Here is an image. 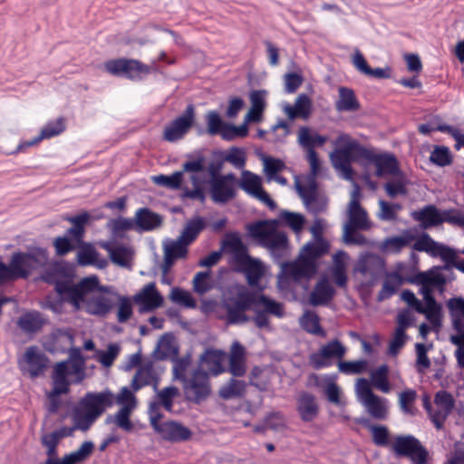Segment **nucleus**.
<instances>
[{
	"label": "nucleus",
	"mask_w": 464,
	"mask_h": 464,
	"mask_svg": "<svg viewBox=\"0 0 464 464\" xmlns=\"http://www.w3.org/2000/svg\"><path fill=\"white\" fill-rule=\"evenodd\" d=\"M223 246L230 251L231 262L237 266L238 271L246 275L247 283L252 286L256 285L265 273L263 263L248 255L247 246L239 235L237 232L227 234Z\"/></svg>",
	"instance_id": "1"
},
{
	"label": "nucleus",
	"mask_w": 464,
	"mask_h": 464,
	"mask_svg": "<svg viewBox=\"0 0 464 464\" xmlns=\"http://www.w3.org/2000/svg\"><path fill=\"white\" fill-rule=\"evenodd\" d=\"M335 146L343 144V147L334 150L330 154L333 167L340 172V177L345 180L353 179V169L351 166L352 160H357L362 164L363 157L362 150H364L357 140H352L348 134H341L334 141Z\"/></svg>",
	"instance_id": "2"
},
{
	"label": "nucleus",
	"mask_w": 464,
	"mask_h": 464,
	"mask_svg": "<svg viewBox=\"0 0 464 464\" xmlns=\"http://www.w3.org/2000/svg\"><path fill=\"white\" fill-rule=\"evenodd\" d=\"M277 224L276 219L257 221L248 226V232L260 246L270 251L275 259L279 260L286 253L288 238L284 232L276 230Z\"/></svg>",
	"instance_id": "3"
},
{
	"label": "nucleus",
	"mask_w": 464,
	"mask_h": 464,
	"mask_svg": "<svg viewBox=\"0 0 464 464\" xmlns=\"http://www.w3.org/2000/svg\"><path fill=\"white\" fill-rule=\"evenodd\" d=\"M98 283L99 278L96 276H87L76 285L72 283V279L63 278L55 281L54 289L63 301L79 308L84 297L95 291Z\"/></svg>",
	"instance_id": "4"
},
{
	"label": "nucleus",
	"mask_w": 464,
	"mask_h": 464,
	"mask_svg": "<svg viewBox=\"0 0 464 464\" xmlns=\"http://www.w3.org/2000/svg\"><path fill=\"white\" fill-rule=\"evenodd\" d=\"M68 376H74L73 382L80 383L85 378V365L73 362H60L55 364L53 372V390L49 393V398L53 400L61 394L69 392L70 382Z\"/></svg>",
	"instance_id": "5"
},
{
	"label": "nucleus",
	"mask_w": 464,
	"mask_h": 464,
	"mask_svg": "<svg viewBox=\"0 0 464 464\" xmlns=\"http://www.w3.org/2000/svg\"><path fill=\"white\" fill-rule=\"evenodd\" d=\"M11 266L17 278H26L48 262V253L43 247H33L27 252H15L11 257Z\"/></svg>",
	"instance_id": "6"
},
{
	"label": "nucleus",
	"mask_w": 464,
	"mask_h": 464,
	"mask_svg": "<svg viewBox=\"0 0 464 464\" xmlns=\"http://www.w3.org/2000/svg\"><path fill=\"white\" fill-rule=\"evenodd\" d=\"M355 392L358 401L372 418L380 420L387 418L388 400L376 395L367 379L360 378L357 380Z\"/></svg>",
	"instance_id": "7"
},
{
	"label": "nucleus",
	"mask_w": 464,
	"mask_h": 464,
	"mask_svg": "<svg viewBox=\"0 0 464 464\" xmlns=\"http://www.w3.org/2000/svg\"><path fill=\"white\" fill-rule=\"evenodd\" d=\"M184 396L187 401L200 403L208 399L211 392L209 375L201 369L194 370L189 376L181 381Z\"/></svg>",
	"instance_id": "8"
},
{
	"label": "nucleus",
	"mask_w": 464,
	"mask_h": 464,
	"mask_svg": "<svg viewBox=\"0 0 464 464\" xmlns=\"http://www.w3.org/2000/svg\"><path fill=\"white\" fill-rule=\"evenodd\" d=\"M392 450L397 456L408 457L413 464H425L428 459L427 450L412 435L397 436Z\"/></svg>",
	"instance_id": "9"
},
{
	"label": "nucleus",
	"mask_w": 464,
	"mask_h": 464,
	"mask_svg": "<svg viewBox=\"0 0 464 464\" xmlns=\"http://www.w3.org/2000/svg\"><path fill=\"white\" fill-rule=\"evenodd\" d=\"M104 67L108 72L116 76H124L130 80L150 72V67L135 59L119 58L109 60Z\"/></svg>",
	"instance_id": "10"
},
{
	"label": "nucleus",
	"mask_w": 464,
	"mask_h": 464,
	"mask_svg": "<svg viewBox=\"0 0 464 464\" xmlns=\"http://www.w3.org/2000/svg\"><path fill=\"white\" fill-rule=\"evenodd\" d=\"M163 371V368L152 361L140 364L131 380L130 386L133 392H138L146 386H150L154 392H158Z\"/></svg>",
	"instance_id": "11"
},
{
	"label": "nucleus",
	"mask_w": 464,
	"mask_h": 464,
	"mask_svg": "<svg viewBox=\"0 0 464 464\" xmlns=\"http://www.w3.org/2000/svg\"><path fill=\"white\" fill-rule=\"evenodd\" d=\"M315 271L314 262L301 255L294 262H284L281 264V274L278 276L279 283H283L287 279H292L295 282L301 279H308L314 275Z\"/></svg>",
	"instance_id": "12"
},
{
	"label": "nucleus",
	"mask_w": 464,
	"mask_h": 464,
	"mask_svg": "<svg viewBox=\"0 0 464 464\" xmlns=\"http://www.w3.org/2000/svg\"><path fill=\"white\" fill-rule=\"evenodd\" d=\"M362 156L363 157L362 164H373L376 168L375 175L377 177H382L384 175L395 176L402 172L397 161V159L387 153H375L373 150L364 148L362 150Z\"/></svg>",
	"instance_id": "13"
},
{
	"label": "nucleus",
	"mask_w": 464,
	"mask_h": 464,
	"mask_svg": "<svg viewBox=\"0 0 464 464\" xmlns=\"http://www.w3.org/2000/svg\"><path fill=\"white\" fill-rule=\"evenodd\" d=\"M346 353V348L338 340L334 339L323 345L317 353L309 357V362L315 370L330 367L333 359H342Z\"/></svg>",
	"instance_id": "14"
},
{
	"label": "nucleus",
	"mask_w": 464,
	"mask_h": 464,
	"mask_svg": "<svg viewBox=\"0 0 464 464\" xmlns=\"http://www.w3.org/2000/svg\"><path fill=\"white\" fill-rule=\"evenodd\" d=\"M155 392L156 395L153 401L150 402L148 408L150 420H153V422L160 420L163 416L160 412V407L169 412H172L174 400L180 395L179 388L172 385L165 387L161 390L158 389V392Z\"/></svg>",
	"instance_id": "15"
},
{
	"label": "nucleus",
	"mask_w": 464,
	"mask_h": 464,
	"mask_svg": "<svg viewBox=\"0 0 464 464\" xmlns=\"http://www.w3.org/2000/svg\"><path fill=\"white\" fill-rule=\"evenodd\" d=\"M237 178L234 173L219 176L218 179H210L209 192L212 200L218 204H226L236 197Z\"/></svg>",
	"instance_id": "16"
},
{
	"label": "nucleus",
	"mask_w": 464,
	"mask_h": 464,
	"mask_svg": "<svg viewBox=\"0 0 464 464\" xmlns=\"http://www.w3.org/2000/svg\"><path fill=\"white\" fill-rule=\"evenodd\" d=\"M238 185L246 194L257 198L266 204L270 209L273 210L276 208V202L263 189L262 179L258 175L249 170H243Z\"/></svg>",
	"instance_id": "17"
},
{
	"label": "nucleus",
	"mask_w": 464,
	"mask_h": 464,
	"mask_svg": "<svg viewBox=\"0 0 464 464\" xmlns=\"http://www.w3.org/2000/svg\"><path fill=\"white\" fill-rule=\"evenodd\" d=\"M385 262L378 255L365 253L360 256L356 262L354 271L362 276L369 283H373L384 273Z\"/></svg>",
	"instance_id": "18"
},
{
	"label": "nucleus",
	"mask_w": 464,
	"mask_h": 464,
	"mask_svg": "<svg viewBox=\"0 0 464 464\" xmlns=\"http://www.w3.org/2000/svg\"><path fill=\"white\" fill-rule=\"evenodd\" d=\"M113 403L114 394L111 391L106 390L101 392L86 393L79 401V407L98 419Z\"/></svg>",
	"instance_id": "19"
},
{
	"label": "nucleus",
	"mask_w": 464,
	"mask_h": 464,
	"mask_svg": "<svg viewBox=\"0 0 464 464\" xmlns=\"http://www.w3.org/2000/svg\"><path fill=\"white\" fill-rule=\"evenodd\" d=\"M195 108L192 104L187 106L182 115L176 118L164 129L163 138L169 142L177 141L184 137L193 124Z\"/></svg>",
	"instance_id": "20"
},
{
	"label": "nucleus",
	"mask_w": 464,
	"mask_h": 464,
	"mask_svg": "<svg viewBox=\"0 0 464 464\" xmlns=\"http://www.w3.org/2000/svg\"><path fill=\"white\" fill-rule=\"evenodd\" d=\"M45 448L47 459L41 464H78L86 460L92 455L94 444L91 440H86L78 450L64 455L62 459L57 458V447Z\"/></svg>",
	"instance_id": "21"
},
{
	"label": "nucleus",
	"mask_w": 464,
	"mask_h": 464,
	"mask_svg": "<svg viewBox=\"0 0 464 464\" xmlns=\"http://www.w3.org/2000/svg\"><path fill=\"white\" fill-rule=\"evenodd\" d=\"M150 421L154 430L164 440L169 441H185L191 437V430L179 422L174 420L165 422H160V420H157L156 422H153V420Z\"/></svg>",
	"instance_id": "22"
},
{
	"label": "nucleus",
	"mask_w": 464,
	"mask_h": 464,
	"mask_svg": "<svg viewBox=\"0 0 464 464\" xmlns=\"http://www.w3.org/2000/svg\"><path fill=\"white\" fill-rule=\"evenodd\" d=\"M133 300L140 305V313L151 312L159 308L163 302L162 296L153 283L145 285L140 293L134 295Z\"/></svg>",
	"instance_id": "23"
},
{
	"label": "nucleus",
	"mask_w": 464,
	"mask_h": 464,
	"mask_svg": "<svg viewBox=\"0 0 464 464\" xmlns=\"http://www.w3.org/2000/svg\"><path fill=\"white\" fill-rule=\"evenodd\" d=\"M296 189L309 212L318 215L326 209V201L316 195L315 182H310L305 187L296 183Z\"/></svg>",
	"instance_id": "24"
},
{
	"label": "nucleus",
	"mask_w": 464,
	"mask_h": 464,
	"mask_svg": "<svg viewBox=\"0 0 464 464\" xmlns=\"http://www.w3.org/2000/svg\"><path fill=\"white\" fill-rule=\"evenodd\" d=\"M27 364L28 373L32 378L38 377L47 368L49 359L37 346L26 349L24 358Z\"/></svg>",
	"instance_id": "25"
},
{
	"label": "nucleus",
	"mask_w": 464,
	"mask_h": 464,
	"mask_svg": "<svg viewBox=\"0 0 464 464\" xmlns=\"http://www.w3.org/2000/svg\"><path fill=\"white\" fill-rule=\"evenodd\" d=\"M296 411L304 422H311L319 414V406L314 394L302 392L296 400Z\"/></svg>",
	"instance_id": "26"
},
{
	"label": "nucleus",
	"mask_w": 464,
	"mask_h": 464,
	"mask_svg": "<svg viewBox=\"0 0 464 464\" xmlns=\"http://www.w3.org/2000/svg\"><path fill=\"white\" fill-rule=\"evenodd\" d=\"M352 63L358 72L365 75L376 79H389L392 77V70L389 66L385 68H371L363 54L358 49L355 50L353 55Z\"/></svg>",
	"instance_id": "27"
},
{
	"label": "nucleus",
	"mask_w": 464,
	"mask_h": 464,
	"mask_svg": "<svg viewBox=\"0 0 464 464\" xmlns=\"http://www.w3.org/2000/svg\"><path fill=\"white\" fill-rule=\"evenodd\" d=\"M335 295L334 288L326 278L319 280L309 295V303L314 306L327 305Z\"/></svg>",
	"instance_id": "28"
},
{
	"label": "nucleus",
	"mask_w": 464,
	"mask_h": 464,
	"mask_svg": "<svg viewBox=\"0 0 464 464\" xmlns=\"http://www.w3.org/2000/svg\"><path fill=\"white\" fill-rule=\"evenodd\" d=\"M134 223L136 230L150 231L161 225L162 218L148 208H141L136 211Z\"/></svg>",
	"instance_id": "29"
},
{
	"label": "nucleus",
	"mask_w": 464,
	"mask_h": 464,
	"mask_svg": "<svg viewBox=\"0 0 464 464\" xmlns=\"http://www.w3.org/2000/svg\"><path fill=\"white\" fill-rule=\"evenodd\" d=\"M64 123L63 119H57L55 121L48 122L41 130L40 134L30 140H25L18 145L17 150H22L24 148H28L36 145L44 139H50L58 136L64 130Z\"/></svg>",
	"instance_id": "30"
},
{
	"label": "nucleus",
	"mask_w": 464,
	"mask_h": 464,
	"mask_svg": "<svg viewBox=\"0 0 464 464\" xmlns=\"http://www.w3.org/2000/svg\"><path fill=\"white\" fill-rule=\"evenodd\" d=\"M411 217L415 221L420 223L423 229L435 227L442 223V213L433 205H427L420 210L413 211Z\"/></svg>",
	"instance_id": "31"
},
{
	"label": "nucleus",
	"mask_w": 464,
	"mask_h": 464,
	"mask_svg": "<svg viewBox=\"0 0 464 464\" xmlns=\"http://www.w3.org/2000/svg\"><path fill=\"white\" fill-rule=\"evenodd\" d=\"M45 324L44 315L35 310L24 313L17 320V326L25 334H35Z\"/></svg>",
	"instance_id": "32"
},
{
	"label": "nucleus",
	"mask_w": 464,
	"mask_h": 464,
	"mask_svg": "<svg viewBox=\"0 0 464 464\" xmlns=\"http://www.w3.org/2000/svg\"><path fill=\"white\" fill-rule=\"evenodd\" d=\"M441 269L440 267H433L427 272H420L409 281L417 285H428L431 287L442 289L447 283V279L440 272Z\"/></svg>",
	"instance_id": "33"
},
{
	"label": "nucleus",
	"mask_w": 464,
	"mask_h": 464,
	"mask_svg": "<svg viewBox=\"0 0 464 464\" xmlns=\"http://www.w3.org/2000/svg\"><path fill=\"white\" fill-rule=\"evenodd\" d=\"M348 218V222L344 224L343 227L359 228L361 230L369 229L367 213L355 200L349 203Z\"/></svg>",
	"instance_id": "34"
},
{
	"label": "nucleus",
	"mask_w": 464,
	"mask_h": 464,
	"mask_svg": "<svg viewBox=\"0 0 464 464\" xmlns=\"http://www.w3.org/2000/svg\"><path fill=\"white\" fill-rule=\"evenodd\" d=\"M297 141L307 153L314 150V147L324 146L327 141V137L318 133H312L308 127L304 126L298 130Z\"/></svg>",
	"instance_id": "35"
},
{
	"label": "nucleus",
	"mask_w": 464,
	"mask_h": 464,
	"mask_svg": "<svg viewBox=\"0 0 464 464\" xmlns=\"http://www.w3.org/2000/svg\"><path fill=\"white\" fill-rule=\"evenodd\" d=\"M338 93L339 99L335 102L338 111H356L360 109V102L353 89L342 86L338 89Z\"/></svg>",
	"instance_id": "36"
},
{
	"label": "nucleus",
	"mask_w": 464,
	"mask_h": 464,
	"mask_svg": "<svg viewBox=\"0 0 464 464\" xmlns=\"http://www.w3.org/2000/svg\"><path fill=\"white\" fill-rule=\"evenodd\" d=\"M255 305V295L246 289H242L235 296L228 297L224 304L225 308L246 312Z\"/></svg>",
	"instance_id": "37"
},
{
	"label": "nucleus",
	"mask_w": 464,
	"mask_h": 464,
	"mask_svg": "<svg viewBox=\"0 0 464 464\" xmlns=\"http://www.w3.org/2000/svg\"><path fill=\"white\" fill-rule=\"evenodd\" d=\"M113 302L104 295L92 296L86 302V311L90 314L105 316L112 308Z\"/></svg>",
	"instance_id": "38"
},
{
	"label": "nucleus",
	"mask_w": 464,
	"mask_h": 464,
	"mask_svg": "<svg viewBox=\"0 0 464 464\" xmlns=\"http://www.w3.org/2000/svg\"><path fill=\"white\" fill-rule=\"evenodd\" d=\"M255 305L260 307L263 312L276 318H283L285 314L284 304L270 297L260 295H255Z\"/></svg>",
	"instance_id": "39"
},
{
	"label": "nucleus",
	"mask_w": 464,
	"mask_h": 464,
	"mask_svg": "<svg viewBox=\"0 0 464 464\" xmlns=\"http://www.w3.org/2000/svg\"><path fill=\"white\" fill-rule=\"evenodd\" d=\"M207 222L204 218L197 216L191 219H189L181 234V240L185 241L187 244H191L199 235V233L206 227Z\"/></svg>",
	"instance_id": "40"
},
{
	"label": "nucleus",
	"mask_w": 464,
	"mask_h": 464,
	"mask_svg": "<svg viewBox=\"0 0 464 464\" xmlns=\"http://www.w3.org/2000/svg\"><path fill=\"white\" fill-rule=\"evenodd\" d=\"M134 410H130L129 407H121L119 411L113 415H108L105 422L107 424L113 423L119 429L131 432L134 429V425L130 420V415Z\"/></svg>",
	"instance_id": "41"
},
{
	"label": "nucleus",
	"mask_w": 464,
	"mask_h": 464,
	"mask_svg": "<svg viewBox=\"0 0 464 464\" xmlns=\"http://www.w3.org/2000/svg\"><path fill=\"white\" fill-rule=\"evenodd\" d=\"M389 367L387 364H382L370 372L371 383L378 391L383 393L391 392V384L389 382Z\"/></svg>",
	"instance_id": "42"
},
{
	"label": "nucleus",
	"mask_w": 464,
	"mask_h": 464,
	"mask_svg": "<svg viewBox=\"0 0 464 464\" xmlns=\"http://www.w3.org/2000/svg\"><path fill=\"white\" fill-rule=\"evenodd\" d=\"M56 342L64 343L69 348V358L65 362H73L82 365H85V360L82 356L81 350L79 348L72 347L73 343V336L68 331L58 330L54 334Z\"/></svg>",
	"instance_id": "43"
},
{
	"label": "nucleus",
	"mask_w": 464,
	"mask_h": 464,
	"mask_svg": "<svg viewBox=\"0 0 464 464\" xmlns=\"http://www.w3.org/2000/svg\"><path fill=\"white\" fill-rule=\"evenodd\" d=\"M299 324L309 334L319 336L325 335V332L320 325V318L315 312L305 311L299 318Z\"/></svg>",
	"instance_id": "44"
},
{
	"label": "nucleus",
	"mask_w": 464,
	"mask_h": 464,
	"mask_svg": "<svg viewBox=\"0 0 464 464\" xmlns=\"http://www.w3.org/2000/svg\"><path fill=\"white\" fill-rule=\"evenodd\" d=\"M329 243L324 237H318L317 240L307 242L302 249V256L310 260L318 258L329 250Z\"/></svg>",
	"instance_id": "45"
},
{
	"label": "nucleus",
	"mask_w": 464,
	"mask_h": 464,
	"mask_svg": "<svg viewBox=\"0 0 464 464\" xmlns=\"http://www.w3.org/2000/svg\"><path fill=\"white\" fill-rule=\"evenodd\" d=\"M394 177V179L384 184V189L387 195L394 198L397 196H406L408 194L407 184L409 183L406 175L401 172Z\"/></svg>",
	"instance_id": "46"
},
{
	"label": "nucleus",
	"mask_w": 464,
	"mask_h": 464,
	"mask_svg": "<svg viewBox=\"0 0 464 464\" xmlns=\"http://www.w3.org/2000/svg\"><path fill=\"white\" fill-rule=\"evenodd\" d=\"M246 383L244 381L231 378L219 390V396L224 400L239 398L246 392Z\"/></svg>",
	"instance_id": "47"
},
{
	"label": "nucleus",
	"mask_w": 464,
	"mask_h": 464,
	"mask_svg": "<svg viewBox=\"0 0 464 464\" xmlns=\"http://www.w3.org/2000/svg\"><path fill=\"white\" fill-rule=\"evenodd\" d=\"M415 236L409 230H405L400 236L391 237L385 239L383 246L391 252L399 253L401 250L414 241Z\"/></svg>",
	"instance_id": "48"
},
{
	"label": "nucleus",
	"mask_w": 464,
	"mask_h": 464,
	"mask_svg": "<svg viewBox=\"0 0 464 464\" xmlns=\"http://www.w3.org/2000/svg\"><path fill=\"white\" fill-rule=\"evenodd\" d=\"M103 248L108 251L111 262L121 267L128 266L130 256V248L124 246H111L109 245H103Z\"/></svg>",
	"instance_id": "49"
},
{
	"label": "nucleus",
	"mask_w": 464,
	"mask_h": 464,
	"mask_svg": "<svg viewBox=\"0 0 464 464\" xmlns=\"http://www.w3.org/2000/svg\"><path fill=\"white\" fill-rule=\"evenodd\" d=\"M205 119L208 127V133L212 136L218 134L222 137L227 122L221 119L218 111H208Z\"/></svg>",
	"instance_id": "50"
},
{
	"label": "nucleus",
	"mask_w": 464,
	"mask_h": 464,
	"mask_svg": "<svg viewBox=\"0 0 464 464\" xmlns=\"http://www.w3.org/2000/svg\"><path fill=\"white\" fill-rule=\"evenodd\" d=\"M368 367V362L364 359L357 361H340L338 362V370L346 375L363 373Z\"/></svg>",
	"instance_id": "51"
},
{
	"label": "nucleus",
	"mask_w": 464,
	"mask_h": 464,
	"mask_svg": "<svg viewBox=\"0 0 464 464\" xmlns=\"http://www.w3.org/2000/svg\"><path fill=\"white\" fill-rule=\"evenodd\" d=\"M280 221L284 222L293 231H302L304 225V217L302 214L283 210L279 214Z\"/></svg>",
	"instance_id": "52"
},
{
	"label": "nucleus",
	"mask_w": 464,
	"mask_h": 464,
	"mask_svg": "<svg viewBox=\"0 0 464 464\" xmlns=\"http://www.w3.org/2000/svg\"><path fill=\"white\" fill-rule=\"evenodd\" d=\"M183 178V171H175L171 175H158L152 178L153 181L161 187L178 189L179 188Z\"/></svg>",
	"instance_id": "53"
},
{
	"label": "nucleus",
	"mask_w": 464,
	"mask_h": 464,
	"mask_svg": "<svg viewBox=\"0 0 464 464\" xmlns=\"http://www.w3.org/2000/svg\"><path fill=\"white\" fill-rule=\"evenodd\" d=\"M173 362V380L176 381H183L188 376L186 372L191 363V358L189 354H187L183 357L175 356L171 359Z\"/></svg>",
	"instance_id": "54"
},
{
	"label": "nucleus",
	"mask_w": 464,
	"mask_h": 464,
	"mask_svg": "<svg viewBox=\"0 0 464 464\" xmlns=\"http://www.w3.org/2000/svg\"><path fill=\"white\" fill-rule=\"evenodd\" d=\"M72 420L76 430L86 431L95 422L97 418L79 408L74 411Z\"/></svg>",
	"instance_id": "55"
},
{
	"label": "nucleus",
	"mask_w": 464,
	"mask_h": 464,
	"mask_svg": "<svg viewBox=\"0 0 464 464\" xmlns=\"http://www.w3.org/2000/svg\"><path fill=\"white\" fill-rule=\"evenodd\" d=\"M430 160L440 167L448 166L452 162L450 150L445 146H435L430 153Z\"/></svg>",
	"instance_id": "56"
},
{
	"label": "nucleus",
	"mask_w": 464,
	"mask_h": 464,
	"mask_svg": "<svg viewBox=\"0 0 464 464\" xmlns=\"http://www.w3.org/2000/svg\"><path fill=\"white\" fill-rule=\"evenodd\" d=\"M134 225V220L123 217H118L111 219L108 222L107 227L114 236L121 237L123 232L132 229Z\"/></svg>",
	"instance_id": "57"
},
{
	"label": "nucleus",
	"mask_w": 464,
	"mask_h": 464,
	"mask_svg": "<svg viewBox=\"0 0 464 464\" xmlns=\"http://www.w3.org/2000/svg\"><path fill=\"white\" fill-rule=\"evenodd\" d=\"M440 310V305L435 303L422 305L418 313L424 314L433 328H440L441 326Z\"/></svg>",
	"instance_id": "58"
},
{
	"label": "nucleus",
	"mask_w": 464,
	"mask_h": 464,
	"mask_svg": "<svg viewBox=\"0 0 464 464\" xmlns=\"http://www.w3.org/2000/svg\"><path fill=\"white\" fill-rule=\"evenodd\" d=\"M412 249L419 252H426L434 256L439 243L434 241L429 234L423 233L419 238L414 239Z\"/></svg>",
	"instance_id": "59"
},
{
	"label": "nucleus",
	"mask_w": 464,
	"mask_h": 464,
	"mask_svg": "<svg viewBox=\"0 0 464 464\" xmlns=\"http://www.w3.org/2000/svg\"><path fill=\"white\" fill-rule=\"evenodd\" d=\"M170 299L173 303L183 305L188 308L196 306V302L189 292L179 287H174L170 293Z\"/></svg>",
	"instance_id": "60"
},
{
	"label": "nucleus",
	"mask_w": 464,
	"mask_h": 464,
	"mask_svg": "<svg viewBox=\"0 0 464 464\" xmlns=\"http://www.w3.org/2000/svg\"><path fill=\"white\" fill-rule=\"evenodd\" d=\"M264 171L269 181L272 180L275 175L285 169V162L280 159L272 157H265L263 159Z\"/></svg>",
	"instance_id": "61"
},
{
	"label": "nucleus",
	"mask_w": 464,
	"mask_h": 464,
	"mask_svg": "<svg viewBox=\"0 0 464 464\" xmlns=\"http://www.w3.org/2000/svg\"><path fill=\"white\" fill-rule=\"evenodd\" d=\"M358 228L343 227V241L348 246H367L369 244L365 236L356 233Z\"/></svg>",
	"instance_id": "62"
},
{
	"label": "nucleus",
	"mask_w": 464,
	"mask_h": 464,
	"mask_svg": "<svg viewBox=\"0 0 464 464\" xmlns=\"http://www.w3.org/2000/svg\"><path fill=\"white\" fill-rule=\"evenodd\" d=\"M200 361L208 365H213L211 370L214 375H218L224 371L221 364L220 355L215 350H207L203 354H201Z\"/></svg>",
	"instance_id": "63"
},
{
	"label": "nucleus",
	"mask_w": 464,
	"mask_h": 464,
	"mask_svg": "<svg viewBox=\"0 0 464 464\" xmlns=\"http://www.w3.org/2000/svg\"><path fill=\"white\" fill-rule=\"evenodd\" d=\"M97 250L90 244L84 245L77 253V262L82 266H92L97 257Z\"/></svg>",
	"instance_id": "64"
}]
</instances>
